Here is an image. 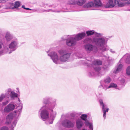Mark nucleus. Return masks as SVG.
Here are the masks:
<instances>
[{"label": "nucleus", "mask_w": 130, "mask_h": 130, "mask_svg": "<svg viewBox=\"0 0 130 130\" xmlns=\"http://www.w3.org/2000/svg\"><path fill=\"white\" fill-rule=\"evenodd\" d=\"M56 100L51 96H46L43 98V106L39 111L41 119L44 121L49 119V123L52 124L56 117V113L53 109L56 105Z\"/></svg>", "instance_id": "nucleus-1"}, {"label": "nucleus", "mask_w": 130, "mask_h": 130, "mask_svg": "<svg viewBox=\"0 0 130 130\" xmlns=\"http://www.w3.org/2000/svg\"><path fill=\"white\" fill-rule=\"evenodd\" d=\"M108 39L105 37H94L92 39L90 38H87L84 40L85 43H88V42L90 41L95 44L99 49L103 52L107 51L108 50L105 46L107 42Z\"/></svg>", "instance_id": "nucleus-2"}, {"label": "nucleus", "mask_w": 130, "mask_h": 130, "mask_svg": "<svg viewBox=\"0 0 130 130\" xmlns=\"http://www.w3.org/2000/svg\"><path fill=\"white\" fill-rule=\"evenodd\" d=\"M86 36V33L82 32L76 35H70V37L67 41V45L69 46L75 45L76 42L83 39Z\"/></svg>", "instance_id": "nucleus-3"}, {"label": "nucleus", "mask_w": 130, "mask_h": 130, "mask_svg": "<svg viewBox=\"0 0 130 130\" xmlns=\"http://www.w3.org/2000/svg\"><path fill=\"white\" fill-rule=\"evenodd\" d=\"M86 36V33L82 32L76 35H70V37L67 41V45L69 46L75 45L76 42L83 39Z\"/></svg>", "instance_id": "nucleus-4"}, {"label": "nucleus", "mask_w": 130, "mask_h": 130, "mask_svg": "<svg viewBox=\"0 0 130 130\" xmlns=\"http://www.w3.org/2000/svg\"><path fill=\"white\" fill-rule=\"evenodd\" d=\"M86 1V0H70L69 1L67 5L66 12H71L77 11L75 10L74 8H75L78 5L82 6L85 4Z\"/></svg>", "instance_id": "nucleus-5"}, {"label": "nucleus", "mask_w": 130, "mask_h": 130, "mask_svg": "<svg viewBox=\"0 0 130 130\" xmlns=\"http://www.w3.org/2000/svg\"><path fill=\"white\" fill-rule=\"evenodd\" d=\"M17 107L19 109L17 110H14L13 112H11L8 114L6 116V123L7 124H9L11 123V121L13 119L14 117L17 114L18 116H19L21 114L22 110V109L23 105L22 103H20L18 105H17Z\"/></svg>", "instance_id": "nucleus-6"}, {"label": "nucleus", "mask_w": 130, "mask_h": 130, "mask_svg": "<svg viewBox=\"0 0 130 130\" xmlns=\"http://www.w3.org/2000/svg\"><path fill=\"white\" fill-rule=\"evenodd\" d=\"M120 2V0H115L113 3V0H108V2L105 5L104 7L106 8H112L115 5L119 7H121L124 6L126 4H130V0L124 3Z\"/></svg>", "instance_id": "nucleus-7"}, {"label": "nucleus", "mask_w": 130, "mask_h": 130, "mask_svg": "<svg viewBox=\"0 0 130 130\" xmlns=\"http://www.w3.org/2000/svg\"><path fill=\"white\" fill-rule=\"evenodd\" d=\"M98 47L89 43H86L83 46L85 50L88 53H90L92 51L94 54L98 52L99 50Z\"/></svg>", "instance_id": "nucleus-8"}, {"label": "nucleus", "mask_w": 130, "mask_h": 130, "mask_svg": "<svg viewBox=\"0 0 130 130\" xmlns=\"http://www.w3.org/2000/svg\"><path fill=\"white\" fill-rule=\"evenodd\" d=\"M19 42L17 38L12 40L8 45L9 48L10 49V51L9 54H11L12 52L15 51L18 47Z\"/></svg>", "instance_id": "nucleus-9"}, {"label": "nucleus", "mask_w": 130, "mask_h": 130, "mask_svg": "<svg viewBox=\"0 0 130 130\" xmlns=\"http://www.w3.org/2000/svg\"><path fill=\"white\" fill-rule=\"evenodd\" d=\"M49 51L47 52L48 56L50 57L53 62L56 64H59L58 61L59 60V58L57 54L55 52L52 51L48 53Z\"/></svg>", "instance_id": "nucleus-10"}, {"label": "nucleus", "mask_w": 130, "mask_h": 130, "mask_svg": "<svg viewBox=\"0 0 130 130\" xmlns=\"http://www.w3.org/2000/svg\"><path fill=\"white\" fill-rule=\"evenodd\" d=\"M99 102L100 106L102 107V110L103 112V116L105 119L106 117V112H107L109 110V108L107 107V106L103 103V100L101 99L99 100Z\"/></svg>", "instance_id": "nucleus-11"}, {"label": "nucleus", "mask_w": 130, "mask_h": 130, "mask_svg": "<svg viewBox=\"0 0 130 130\" xmlns=\"http://www.w3.org/2000/svg\"><path fill=\"white\" fill-rule=\"evenodd\" d=\"M61 124L63 127L67 128H72L74 126V124L73 123L67 119L64 120L62 122Z\"/></svg>", "instance_id": "nucleus-12"}, {"label": "nucleus", "mask_w": 130, "mask_h": 130, "mask_svg": "<svg viewBox=\"0 0 130 130\" xmlns=\"http://www.w3.org/2000/svg\"><path fill=\"white\" fill-rule=\"evenodd\" d=\"M15 108V105L12 103H10L5 107L4 111V112L9 113L14 110Z\"/></svg>", "instance_id": "nucleus-13"}, {"label": "nucleus", "mask_w": 130, "mask_h": 130, "mask_svg": "<svg viewBox=\"0 0 130 130\" xmlns=\"http://www.w3.org/2000/svg\"><path fill=\"white\" fill-rule=\"evenodd\" d=\"M111 81V78L109 76H107L105 78L103 81H101V86L104 89H105V87H104V86H106L105 84H109L110 83Z\"/></svg>", "instance_id": "nucleus-14"}, {"label": "nucleus", "mask_w": 130, "mask_h": 130, "mask_svg": "<svg viewBox=\"0 0 130 130\" xmlns=\"http://www.w3.org/2000/svg\"><path fill=\"white\" fill-rule=\"evenodd\" d=\"M122 59H124L125 62L126 63L130 64V53H126L119 60V62H120V61Z\"/></svg>", "instance_id": "nucleus-15"}, {"label": "nucleus", "mask_w": 130, "mask_h": 130, "mask_svg": "<svg viewBox=\"0 0 130 130\" xmlns=\"http://www.w3.org/2000/svg\"><path fill=\"white\" fill-rule=\"evenodd\" d=\"M71 55V53H68V54L61 55L59 57V60L61 62H65L67 61L69 59Z\"/></svg>", "instance_id": "nucleus-16"}, {"label": "nucleus", "mask_w": 130, "mask_h": 130, "mask_svg": "<svg viewBox=\"0 0 130 130\" xmlns=\"http://www.w3.org/2000/svg\"><path fill=\"white\" fill-rule=\"evenodd\" d=\"M101 68L99 67H96L94 68V70L89 72V75L90 77H91L95 74V71L99 72L101 70Z\"/></svg>", "instance_id": "nucleus-17"}, {"label": "nucleus", "mask_w": 130, "mask_h": 130, "mask_svg": "<svg viewBox=\"0 0 130 130\" xmlns=\"http://www.w3.org/2000/svg\"><path fill=\"white\" fill-rule=\"evenodd\" d=\"M123 66L122 64L121 63L118 65L116 67L115 69L113 70V73L114 74H116L120 72L122 70Z\"/></svg>", "instance_id": "nucleus-18"}, {"label": "nucleus", "mask_w": 130, "mask_h": 130, "mask_svg": "<svg viewBox=\"0 0 130 130\" xmlns=\"http://www.w3.org/2000/svg\"><path fill=\"white\" fill-rule=\"evenodd\" d=\"M84 123L80 119H77L76 121V127L77 129L81 128L84 125Z\"/></svg>", "instance_id": "nucleus-19"}, {"label": "nucleus", "mask_w": 130, "mask_h": 130, "mask_svg": "<svg viewBox=\"0 0 130 130\" xmlns=\"http://www.w3.org/2000/svg\"><path fill=\"white\" fill-rule=\"evenodd\" d=\"M1 30H0V50L2 48V46L4 45L5 39L4 35L1 33Z\"/></svg>", "instance_id": "nucleus-20"}, {"label": "nucleus", "mask_w": 130, "mask_h": 130, "mask_svg": "<svg viewBox=\"0 0 130 130\" xmlns=\"http://www.w3.org/2000/svg\"><path fill=\"white\" fill-rule=\"evenodd\" d=\"M19 95L18 94L15 92L14 91L11 92V93H8V96H7V98H9L10 96L11 99L12 100H13L15 98H18Z\"/></svg>", "instance_id": "nucleus-21"}, {"label": "nucleus", "mask_w": 130, "mask_h": 130, "mask_svg": "<svg viewBox=\"0 0 130 130\" xmlns=\"http://www.w3.org/2000/svg\"><path fill=\"white\" fill-rule=\"evenodd\" d=\"M93 6H94V3L93 2L90 1L85 4L83 7L84 8H91Z\"/></svg>", "instance_id": "nucleus-22"}, {"label": "nucleus", "mask_w": 130, "mask_h": 130, "mask_svg": "<svg viewBox=\"0 0 130 130\" xmlns=\"http://www.w3.org/2000/svg\"><path fill=\"white\" fill-rule=\"evenodd\" d=\"M126 80L124 78H119L118 84L122 87H124L126 84Z\"/></svg>", "instance_id": "nucleus-23"}, {"label": "nucleus", "mask_w": 130, "mask_h": 130, "mask_svg": "<svg viewBox=\"0 0 130 130\" xmlns=\"http://www.w3.org/2000/svg\"><path fill=\"white\" fill-rule=\"evenodd\" d=\"M94 6L96 7H101L103 6V4L101 0H94Z\"/></svg>", "instance_id": "nucleus-24"}, {"label": "nucleus", "mask_w": 130, "mask_h": 130, "mask_svg": "<svg viewBox=\"0 0 130 130\" xmlns=\"http://www.w3.org/2000/svg\"><path fill=\"white\" fill-rule=\"evenodd\" d=\"M84 124L86 126H89L90 130H93V126L92 123L90 122L88 120L85 121Z\"/></svg>", "instance_id": "nucleus-25"}, {"label": "nucleus", "mask_w": 130, "mask_h": 130, "mask_svg": "<svg viewBox=\"0 0 130 130\" xmlns=\"http://www.w3.org/2000/svg\"><path fill=\"white\" fill-rule=\"evenodd\" d=\"M117 85L114 83H111L109 86H104V87H105V88L108 89L110 88H116L117 87Z\"/></svg>", "instance_id": "nucleus-26"}, {"label": "nucleus", "mask_w": 130, "mask_h": 130, "mask_svg": "<svg viewBox=\"0 0 130 130\" xmlns=\"http://www.w3.org/2000/svg\"><path fill=\"white\" fill-rule=\"evenodd\" d=\"M18 120L17 119H16L12 122L11 126L10 127L9 130H14V128L15 127L17 124Z\"/></svg>", "instance_id": "nucleus-27"}, {"label": "nucleus", "mask_w": 130, "mask_h": 130, "mask_svg": "<svg viewBox=\"0 0 130 130\" xmlns=\"http://www.w3.org/2000/svg\"><path fill=\"white\" fill-rule=\"evenodd\" d=\"M21 5V2L19 1H17L15 2L14 5L13 6L12 8V9H14L15 8H18Z\"/></svg>", "instance_id": "nucleus-28"}, {"label": "nucleus", "mask_w": 130, "mask_h": 130, "mask_svg": "<svg viewBox=\"0 0 130 130\" xmlns=\"http://www.w3.org/2000/svg\"><path fill=\"white\" fill-rule=\"evenodd\" d=\"M95 31L93 30H88L86 31V34L87 36L89 37L94 35Z\"/></svg>", "instance_id": "nucleus-29"}, {"label": "nucleus", "mask_w": 130, "mask_h": 130, "mask_svg": "<svg viewBox=\"0 0 130 130\" xmlns=\"http://www.w3.org/2000/svg\"><path fill=\"white\" fill-rule=\"evenodd\" d=\"M4 37L5 38L6 40L7 41L10 40L12 38V37L11 35L8 33H6L5 36Z\"/></svg>", "instance_id": "nucleus-30"}, {"label": "nucleus", "mask_w": 130, "mask_h": 130, "mask_svg": "<svg viewBox=\"0 0 130 130\" xmlns=\"http://www.w3.org/2000/svg\"><path fill=\"white\" fill-rule=\"evenodd\" d=\"M92 63L94 65L99 66L102 65V62L101 61L96 60L93 61Z\"/></svg>", "instance_id": "nucleus-31"}, {"label": "nucleus", "mask_w": 130, "mask_h": 130, "mask_svg": "<svg viewBox=\"0 0 130 130\" xmlns=\"http://www.w3.org/2000/svg\"><path fill=\"white\" fill-rule=\"evenodd\" d=\"M58 53L60 55H65L68 54L67 51L65 50H61L59 51Z\"/></svg>", "instance_id": "nucleus-32"}, {"label": "nucleus", "mask_w": 130, "mask_h": 130, "mask_svg": "<svg viewBox=\"0 0 130 130\" xmlns=\"http://www.w3.org/2000/svg\"><path fill=\"white\" fill-rule=\"evenodd\" d=\"M87 117L88 115L86 114H82L80 116V119L84 121L87 120Z\"/></svg>", "instance_id": "nucleus-33"}, {"label": "nucleus", "mask_w": 130, "mask_h": 130, "mask_svg": "<svg viewBox=\"0 0 130 130\" xmlns=\"http://www.w3.org/2000/svg\"><path fill=\"white\" fill-rule=\"evenodd\" d=\"M126 75L130 77V66H128L126 70Z\"/></svg>", "instance_id": "nucleus-34"}, {"label": "nucleus", "mask_w": 130, "mask_h": 130, "mask_svg": "<svg viewBox=\"0 0 130 130\" xmlns=\"http://www.w3.org/2000/svg\"><path fill=\"white\" fill-rule=\"evenodd\" d=\"M94 35L95 37L97 38L102 37L103 34L102 33H98L95 31Z\"/></svg>", "instance_id": "nucleus-35"}, {"label": "nucleus", "mask_w": 130, "mask_h": 130, "mask_svg": "<svg viewBox=\"0 0 130 130\" xmlns=\"http://www.w3.org/2000/svg\"><path fill=\"white\" fill-rule=\"evenodd\" d=\"M70 36V35H68L67 36L66 35H64L62 36L61 37V41H63L64 40H66V43L67 44V40L69 38H68V36Z\"/></svg>", "instance_id": "nucleus-36"}, {"label": "nucleus", "mask_w": 130, "mask_h": 130, "mask_svg": "<svg viewBox=\"0 0 130 130\" xmlns=\"http://www.w3.org/2000/svg\"><path fill=\"white\" fill-rule=\"evenodd\" d=\"M7 94H6L5 95L2 94L0 96V102H1L5 96H7Z\"/></svg>", "instance_id": "nucleus-37"}, {"label": "nucleus", "mask_w": 130, "mask_h": 130, "mask_svg": "<svg viewBox=\"0 0 130 130\" xmlns=\"http://www.w3.org/2000/svg\"><path fill=\"white\" fill-rule=\"evenodd\" d=\"M103 69L104 71H107L109 69L108 66L107 65H105L103 67Z\"/></svg>", "instance_id": "nucleus-38"}, {"label": "nucleus", "mask_w": 130, "mask_h": 130, "mask_svg": "<svg viewBox=\"0 0 130 130\" xmlns=\"http://www.w3.org/2000/svg\"><path fill=\"white\" fill-rule=\"evenodd\" d=\"M9 129L8 127L6 126H3L1 127L0 130H8Z\"/></svg>", "instance_id": "nucleus-39"}, {"label": "nucleus", "mask_w": 130, "mask_h": 130, "mask_svg": "<svg viewBox=\"0 0 130 130\" xmlns=\"http://www.w3.org/2000/svg\"><path fill=\"white\" fill-rule=\"evenodd\" d=\"M57 4H53L49 5L48 6L50 7H51L52 8H54L57 7Z\"/></svg>", "instance_id": "nucleus-40"}, {"label": "nucleus", "mask_w": 130, "mask_h": 130, "mask_svg": "<svg viewBox=\"0 0 130 130\" xmlns=\"http://www.w3.org/2000/svg\"><path fill=\"white\" fill-rule=\"evenodd\" d=\"M11 92H13V91H12L11 90V88H9L7 90V93H6V94H7V96H8V93H11Z\"/></svg>", "instance_id": "nucleus-41"}, {"label": "nucleus", "mask_w": 130, "mask_h": 130, "mask_svg": "<svg viewBox=\"0 0 130 130\" xmlns=\"http://www.w3.org/2000/svg\"><path fill=\"white\" fill-rule=\"evenodd\" d=\"M50 11L54 12H55V10H52V9H49L48 10H46V12H48Z\"/></svg>", "instance_id": "nucleus-42"}, {"label": "nucleus", "mask_w": 130, "mask_h": 130, "mask_svg": "<svg viewBox=\"0 0 130 130\" xmlns=\"http://www.w3.org/2000/svg\"><path fill=\"white\" fill-rule=\"evenodd\" d=\"M4 54V51L3 50L0 51V56Z\"/></svg>", "instance_id": "nucleus-43"}, {"label": "nucleus", "mask_w": 130, "mask_h": 130, "mask_svg": "<svg viewBox=\"0 0 130 130\" xmlns=\"http://www.w3.org/2000/svg\"><path fill=\"white\" fill-rule=\"evenodd\" d=\"M70 115L71 117L74 118L75 117L76 115L74 113H71L70 114Z\"/></svg>", "instance_id": "nucleus-44"}, {"label": "nucleus", "mask_w": 130, "mask_h": 130, "mask_svg": "<svg viewBox=\"0 0 130 130\" xmlns=\"http://www.w3.org/2000/svg\"><path fill=\"white\" fill-rule=\"evenodd\" d=\"M8 103V102L7 101L6 102H2V104L3 105H5L7 104Z\"/></svg>", "instance_id": "nucleus-45"}, {"label": "nucleus", "mask_w": 130, "mask_h": 130, "mask_svg": "<svg viewBox=\"0 0 130 130\" xmlns=\"http://www.w3.org/2000/svg\"><path fill=\"white\" fill-rule=\"evenodd\" d=\"M110 51L111 52V53H115V51H113L111 49H110Z\"/></svg>", "instance_id": "nucleus-46"}, {"label": "nucleus", "mask_w": 130, "mask_h": 130, "mask_svg": "<svg viewBox=\"0 0 130 130\" xmlns=\"http://www.w3.org/2000/svg\"><path fill=\"white\" fill-rule=\"evenodd\" d=\"M25 9L26 10H31V9L29 8H25Z\"/></svg>", "instance_id": "nucleus-47"}, {"label": "nucleus", "mask_w": 130, "mask_h": 130, "mask_svg": "<svg viewBox=\"0 0 130 130\" xmlns=\"http://www.w3.org/2000/svg\"><path fill=\"white\" fill-rule=\"evenodd\" d=\"M22 8L25 9V8L26 7H25V5H23L22 6Z\"/></svg>", "instance_id": "nucleus-48"}, {"label": "nucleus", "mask_w": 130, "mask_h": 130, "mask_svg": "<svg viewBox=\"0 0 130 130\" xmlns=\"http://www.w3.org/2000/svg\"><path fill=\"white\" fill-rule=\"evenodd\" d=\"M46 11V10H43L42 11V12H44Z\"/></svg>", "instance_id": "nucleus-49"}, {"label": "nucleus", "mask_w": 130, "mask_h": 130, "mask_svg": "<svg viewBox=\"0 0 130 130\" xmlns=\"http://www.w3.org/2000/svg\"><path fill=\"white\" fill-rule=\"evenodd\" d=\"M17 89L18 90V92L20 93L19 91V88H17Z\"/></svg>", "instance_id": "nucleus-50"}, {"label": "nucleus", "mask_w": 130, "mask_h": 130, "mask_svg": "<svg viewBox=\"0 0 130 130\" xmlns=\"http://www.w3.org/2000/svg\"><path fill=\"white\" fill-rule=\"evenodd\" d=\"M82 130H90H90H87V129H85V128H83L82 129Z\"/></svg>", "instance_id": "nucleus-51"}, {"label": "nucleus", "mask_w": 130, "mask_h": 130, "mask_svg": "<svg viewBox=\"0 0 130 130\" xmlns=\"http://www.w3.org/2000/svg\"><path fill=\"white\" fill-rule=\"evenodd\" d=\"M18 101L19 102H20V101H21V100H20V99H19V98H18Z\"/></svg>", "instance_id": "nucleus-52"}, {"label": "nucleus", "mask_w": 130, "mask_h": 130, "mask_svg": "<svg viewBox=\"0 0 130 130\" xmlns=\"http://www.w3.org/2000/svg\"><path fill=\"white\" fill-rule=\"evenodd\" d=\"M125 10L130 11V9H128Z\"/></svg>", "instance_id": "nucleus-53"}, {"label": "nucleus", "mask_w": 130, "mask_h": 130, "mask_svg": "<svg viewBox=\"0 0 130 130\" xmlns=\"http://www.w3.org/2000/svg\"><path fill=\"white\" fill-rule=\"evenodd\" d=\"M5 0H0V3L3 1H5Z\"/></svg>", "instance_id": "nucleus-54"}, {"label": "nucleus", "mask_w": 130, "mask_h": 130, "mask_svg": "<svg viewBox=\"0 0 130 130\" xmlns=\"http://www.w3.org/2000/svg\"><path fill=\"white\" fill-rule=\"evenodd\" d=\"M13 5H14V4H13V3H12V5L13 6Z\"/></svg>", "instance_id": "nucleus-55"}, {"label": "nucleus", "mask_w": 130, "mask_h": 130, "mask_svg": "<svg viewBox=\"0 0 130 130\" xmlns=\"http://www.w3.org/2000/svg\"><path fill=\"white\" fill-rule=\"evenodd\" d=\"M45 5H47L48 4H45Z\"/></svg>", "instance_id": "nucleus-56"}, {"label": "nucleus", "mask_w": 130, "mask_h": 130, "mask_svg": "<svg viewBox=\"0 0 130 130\" xmlns=\"http://www.w3.org/2000/svg\"><path fill=\"white\" fill-rule=\"evenodd\" d=\"M60 12V11H57V12Z\"/></svg>", "instance_id": "nucleus-57"}, {"label": "nucleus", "mask_w": 130, "mask_h": 130, "mask_svg": "<svg viewBox=\"0 0 130 130\" xmlns=\"http://www.w3.org/2000/svg\"><path fill=\"white\" fill-rule=\"evenodd\" d=\"M45 123L46 124H47L46 123V122H45Z\"/></svg>", "instance_id": "nucleus-58"}, {"label": "nucleus", "mask_w": 130, "mask_h": 130, "mask_svg": "<svg viewBox=\"0 0 130 130\" xmlns=\"http://www.w3.org/2000/svg\"><path fill=\"white\" fill-rule=\"evenodd\" d=\"M83 10L84 11H85V10Z\"/></svg>", "instance_id": "nucleus-59"}]
</instances>
